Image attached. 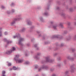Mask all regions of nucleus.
<instances>
[{"instance_id": "58", "label": "nucleus", "mask_w": 76, "mask_h": 76, "mask_svg": "<svg viewBox=\"0 0 76 76\" xmlns=\"http://www.w3.org/2000/svg\"><path fill=\"white\" fill-rule=\"evenodd\" d=\"M43 38L44 39H45V38H44V37H43Z\"/></svg>"}, {"instance_id": "15", "label": "nucleus", "mask_w": 76, "mask_h": 76, "mask_svg": "<svg viewBox=\"0 0 76 76\" xmlns=\"http://www.w3.org/2000/svg\"><path fill=\"white\" fill-rule=\"evenodd\" d=\"M40 20L42 22H44V20L43 19V18L42 17H40L39 18Z\"/></svg>"}, {"instance_id": "20", "label": "nucleus", "mask_w": 76, "mask_h": 76, "mask_svg": "<svg viewBox=\"0 0 76 76\" xmlns=\"http://www.w3.org/2000/svg\"><path fill=\"white\" fill-rule=\"evenodd\" d=\"M1 28H0V37L2 36V34L1 33Z\"/></svg>"}, {"instance_id": "5", "label": "nucleus", "mask_w": 76, "mask_h": 76, "mask_svg": "<svg viewBox=\"0 0 76 76\" xmlns=\"http://www.w3.org/2000/svg\"><path fill=\"white\" fill-rule=\"evenodd\" d=\"M45 69L46 70H47V69H48V67L45 65H43L41 68L39 69V72L41 71V70L42 69Z\"/></svg>"}, {"instance_id": "17", "label": "nucleus", "mask_w": 76, "mask_h": 76, "mask_svg": "<svg viewBox=\"0 0 76 76\" xmlns=\"http://www.w3.org/2000/svg\"><path fill=\"white\" fill-rule=\"evenodd\" d=\"M28 25H31V21L29 20L28 21Z\"/></svg>"}, {"instance_id": "54", "label": "nucleus", "mask_w": 76, "mask_h": 76, "mask_svg": "<svg viewBox=\"0 0 76 76\" xmlns=\"http://www.w3.org/2000/svg\"><path fill=\"white\" fill-rule=\"evenodd\" d=\"M74 24H75V25H76V22H75V23H74Z\"/></svg>"}, {"instance_id": "49", "label": "nucleus", "mask_w": 76, "mask_h": 76, "mask_svg": "<svg viewBox=\"0 0 76 76\" xmlns=\"http://www.w3.org/2000/svg\"><path fill=\"white\" fill-rule=\"evenodd\" d=\"M34 40V39H32L31 40V41H33Z\"/></svg>"}, {"instance_id": "12", "label": "nucleus", "mask_w": 76, "mask_h": 76, "mask_svg": "<svg viewBox=\"0 0 76 76\" xmlns=\"http://www.w3.org/2000/svg\"><path fill=\"white\" fill-rule=\"evenodd\" d=\"M13 37L14 38H17V39H18L19 38V34H18L16 36H13Z\"/></svg>"}, {"instance_id": "60", "label": "nucleus", "mask_w": 76, "mask_h": 76, "mask_svg": "<svg viewBox=\"0 0 76 76\" xmlns=\"http://www.w3.org/2000/svg\"><path fill=\"white\" fill-rule=\"evenodd\" d=\"M75 9H76V7H75Z\"/></svg>"}, {"instance_id": "47", "label": "nucleus", "mask_w": 76, "mask_h": 76, "mask_svg": "<svg viewBox=\"0 0 76 76\" xmlns=\"http://www.w3.org/2000/svg\"><path fill=\"white\" fill-rule=\"evenodd\" d=\"M37 34H39V31H37Z\"/></svg>"}, {"instance_id": "44", "label": "nucleus", "mask_w": 76, "mask_h": 76, "mask_svg": "<svg viewBox=\"0 0 76 76\" xmlns=\"http://www.w3.org/2000/svg\"><path fill=\"white\" fill-rule=\"evenodd\" d=\"M25 56H26V57L28 56V54L26 53L25 54Z\"/></svg>"}, {"instance_id": "31", "label": "nucleus", "mask_w": 76, "mask_h": 76, "mask_svg": "<svg viewBox=\"0 0 76 76\" xmlns=\"http://www.w3.org/2000/svg\"><path fill=\"white\" fill-rule=\"evenodd\" d=\"M35 69H38V66L36 65L35 66Z\"/></svg>"}, {"instance_id": "56", "label": "nucleus", "mask_w": 76, "mask_h": 76, "mask_svg": "<svg viewBox=\"0 0 76 76\" xmlns=\"http://www.w3.org/2000/svg\"><path fill=\"white\" fill-rule=\"evenodd\" d=\"M18 44H19V41L18 43Z\"/></svg>"}, {"instance_id": "40", "label": "nucleus", "mask_w": 76, "mask_h": 76, "mask_svg": "<svg viewBox=\"0 0 76 76\" xmlns=\"http://www.w3.org/2000/svg\"><path fill=\"white\" fill-rule=\"evenodd\" d=\"M34 47L35 48L37 47V45L35 44L34 45Z\"/></svg>"}, {"instance_id": "6", "label": "nucleus", "mask_w": 76, "mask_h": 76, "mask_svg": "<svg viewBox=\"0 0 76 76\" xmlns=\"http://www.w3.org/2000/svg\"><path fill=\"white\" fill-rule=\"evenodd\" d=\"M19 20V18H15L14 20L11 23V25L12 26H13L14 24H15V22H16V20Z\"/></svg>"}, {"instance_id": "8", "label": "nucleus", "mask_w": 76, "mask_h": 76, "mask_svg": "<svg viewBox=\"0 0 76 76\" xmlns=\"http://www.w3.org/2000/svg\"><path fill=\"white\" fill-rule=\"evenodd\" d=\"M71 72H74V71L75 69V68L74 67V65H72L71 66Z\"/></svg>"}, {"instance_id": "7", "label": "nucleus", "mask_w": 76, "mask_h": 76, "mask_svg": "<svg viewBox=\"0 0 76 76\" xmlns=\"http://www.w3.org/2000/svg\"><path fill=\"white\" fill-rule=\"evenodd\" d=\"M52 38H61V36L59 35H54L52 37Z\"/></svg>"}, {"instance_id": "33", "label": "nucleus", "mask_w": 76, "mask_h": 76, "mask_svg": "<svg viewBox=\"0 0 76 76\" xmlns=\"http://www.w3.org/2000/svg\"><path fill=\"white\" fill-rule=\"evenodd\" d=\"M69 28L70 29H71V30H72V29H73V27H71L70 26H69Z\"/></svg>"}, {"instance_id": "43", "label": "nucleus", "mask_w": 76, "mask_h": 76, "mask_svg": "<svg viewBox=\"0 0 76 76\" xmlns=\"http://www.w3.org/2000/svg\"><path fill=\"white\" fill-rule=\"evenodd\" d=\"M50 23L52 25L53 24V21H51Z\"/></svg>"}, {"instance_id": "41", "label": "nucleus", "mask_w": 76, "mask_h": 76, "mask_svg": "<svg viewBox=\"0 0 76 76\" xmlns=\"http://www.w3.org/2000/svg\"><path fill=\"white\" fill-rule=\"evenodd\" d=\"M58 66L59 67H60V64H58Z\"/></svg>"}, {"instance_id": "48", "label": "nucleus", "mask_w": 76, "mask_h": 76, "mask_svg": "<svg viewBox=\"0 0 76 76\" xmlns=\"http://www.w3.org/2000/svg\"><path fill=\"white\" fill-rule=\"evenodd\" d=\"M47 9H48H48H49V6H48V7L47 8Z\"/></svg>"}, {"instance_id": "1", "label": "nucleus", "mask_w": 76, "mask_h": 76, "mask_svg": "<svg viewBox=\"0 0 76 76\" xmlns=\"http://www.w3.org/2000/svg\"><path fill=\"white\" fill-rule=\"evenodd\" d=\"M46 61H45L44 63H53L54 60H52L50 58V57H47L45 58Z\"/></svg>"}, {"instance_id": "4", "label": "nucleus", "mask_w": 76, "mask_h": 76, "mask_svg": "<svg viewBox=\"0 0 76 76\" xmlns=\"http://www.w3.org/2000/svg\"><path fill=\"white\" fill-rule=\"evenodd\" d=\"M24 41V39L22 38L20 36L19 37V45H21V46H23V44L22 43L23 41Z\"/></svg>"}, {"instance_id": "29", "label": "nucleus", "mask_w": 76, "mask_h": 76, "mask_svg": "<svg viewBox=\"0 0 76 76\" xmlns=\"http://www.w3.org/2000/svg\"><path fill=\"white\" fill-rule=\"evenodd\" d=\"M1 8L2 9H5V7L4 6H1Z\"/></svg>"}, {"instance_id": "11", "label": "nucleus", "mask_w": 76, "mask_h": 76, "mask_svg": "<svg viewBox=\"0 0 76 76\" xmlns=\"http://www.w3.org/2000/svg\"><path fill=\"white\" fill-rule=\"evenodd\" d=\"M41 55V53H38L37 55V56L35 57V58L36 59H37V60H38L39 58L38 57V56H39Z\"/></svg>"}, {"instance_id": "19", "label": "nucleus", "mask_w": 76, "mask_h": 76, "mask_svg": "<svg viewBox=\"0 0 76 76\" xmlns=\"http://www.w3.org/2000/svg\"><path fill=\"white\" fill-rule=\"evenodd\" d=\"M57 59L58 61H60L61 60V57L59 56L57 58Z\"/></svg>"}, {"instance_id": "28", "label": "nucleus", "mask_w": 76, "mask_h": 76, "mask_svg": "<svg viewBox=\"0 0 76 76\" xmlns=\"http://www.w3.org/2000/svg\"><path fill=\"white\" fill-rule=\"evenodd\" d=\"M15 11L14 9L12 10L11 11V13H14Z\"/></svg>"}, {"instance_id": "39", "label": "nucleus", "mask_w": 76, "mask_h": 76, "mask_svg": "<svg viewBox=\"0 0 76 76\" xmlns=\"http://www.w3.org/2000/svg\"><path fill=\"white\" fill-rule=\"evenodd\" d=\"M63 45H64V44H63V43L61 44V47H63Z\"/></svg>"}, {"instance_id": "53", "label": "nucleus", "mask_w": 76, "mask_h": 76, "mask_svg": "<svg viewBox=\"0 0 76 76\" xmlns=\"http://www.w3.org/2000/svg\"><path fill=\"white\" fill-rule=\"evenodd\" d=\"M12 70V68H10V70Z\"/></svg>"}, {"instance_id": "18", "label": "nucleus", "mask_w": 76, "mask_h": 76, "mask_svg": "<svg viewBox=\"0 0 76 76\" xmlns=\"http://www.w3.org/2000/svg\"><path fill=\"white\" fill-rule=\"evenodd\" d=\"M5 73H6V71H3L2 72V75H4Z\"/></svg>"}, {"instance_id": "32", "label": "nucleus", "mask_w": 76, "mask_h": 76, "mask_svg": "<svg viewBox=\"0 0 76 76\" xmlns=\"http://www.w3.org/2000/svg\"><path fill=\"white\" fill-rule=\"evenodd\" d=\"M66 62H67V60H65L64 61V64H66Z\"/></svg>"}, {"instance_id": "61", "label": "nucleus", "mask_w": 76, "mask_h": 76, "mask_svg": "<svg viewBox=\"0 0 76 76\" xmlns=\"http://www.w3.org/2000/svg\"><path fill=\"white\" fill-rule=\"evenodd\" d=\"M42 63H43V61H42Z\"/></svg>"}, {"instance_id": "38", "label": "nucleus", "mask_w": 76, "mask_h": 76, "mask_svg": "<svg viewBox=\"0 0 76 76\" xmlns=\"http://www.w3.org/2000/svg\"><path fill=\"white\" fill-rule=\"evenodd\" d=\"M54 70V69L51 68L50 69V71H51L52 72H53Z\"/></svg>"}, {"instance_id": "52", "label": "nucleus", "mask_w": 76, "mask_h": 76, "mask_svg": "<svg viewBox=\"0 0 76 76\" xmlns=\"http://www.w3.org/2000/svg\"><path fill=\"white\" fill-rule=\"evenodd\" d=\"M37 50H39V48H37Z\"/></svg>"}, {"instance_id": "24", "label": "nucleus", "mask_w": 76, "mask_h": 76, "mask_svg": "<svg viewBox=\"0 0 76 76\" xmlns=\"http://www.w3.org/2000/svg\"><path fill=\"white\" fill-rule=\"evenodd\" d=\"M59 26H61V28H63V25L62 24V23H60V24L59 25Z\"/></svg>"}, {"instance_id": "27", "label": "nucleus", "mask_w": 76, "mask_h": 76, "mask_svg": "<svg viewBox=\"0 0 76 76\" xmlns=\"http://www.w3.org/2000/svg\"><path fill=\"white\" fill-rule=\"evenodd\" d=\"M25 64H29V62L28 61H27L25 62Z\"/></svg>"}, {"instance_id": "59", "label": "nucleus", "mask_w": 76, "mask_h": 76, "mask_svg": "<svg viewBox=\"0 0 76 76\" xmlns=\"http://www.w3.org/2000/svg\"><path fill=\"white\" fill-rule=\"evenodd\" d=\"M36 76H38V75H37Z\"/></svg>"}, {"instance_id": "3", "label": "nucleus", "mask_w": 76, "mask_h": 76, "mask_svg": "<svg viewBox=\"0 0 76 76\" xmlns=\"http://www.w3.org/2000/svg\"><path fill=\"white\" fill-rule=\"evenodd\" d=\"M19 55H15L14 58L16 62L17 63H19Z\"/></svg>"}, {"instance_id": "35", "label": "nucleus", "mask_w": 76, "mask_h": 76, "mask_svg": "<svg viewBox=\"0 0 76 76\" xmlns=\"http://www.w3.org/2000/svg\"><path fill=\"white\" fill-rule=\"evenodd\" d=\"M7 14H10V11H8L7 12Z\"/></svg>"}, {"instance_id": "55", "label": "nucleus", "mask_w": 76, "mask_h": 76, "mask_svg": "<svg viewBox=\"0 0 76 76\" xmlns=\"http://www.w3.org/2000/svg\"><path fill=\"white\" fill-rule=\"evenodd\" d=\"M41 34L39 35V37H41Z\"/></svg>"}, {"instance_id": "23", "label": "nucleus", "mask_w": 76, "mask_h": 76, "mask_svg": "<svg viewBox=\"0 0 76 76\" xmlns=\"http://www.w3.org/2000/svg\"><path fill=\"white\" fill-rule=\"evenodd\" d=\"M45 15L46 16H48V13L47 12H45L44 13Z\"/></svg>"}, {"instance_id": "9", "label": "nucleus", "mask_w": 76, "mask_h": 76, "mask_svg": "<svg viewBox=\"0 0 76 76\" xmlns=\"http://www.w3.org/2000/svg\"><path fill=\"white\" fill-rule=\"evenodd\" d=\"M4 41L5 42H7L8 44H10V43H12V41L7 40V39H4Z\"/></svg>"}, {"instance_id": "50", "label": "nucleus", "mask_w": 76, "mask_h": 76, "mask_svg": "<svg viewBox=\"0 0 76 76\" xmlns=\"http://www.w3.org/2000/svg\"><path fill=\"white\" fill-rule=\"evenodd\" d=\"M57 10L59 9V7H57Z\"/></svg>"}, {"instance_id": "34", "label": "nucleus", "mask_w": 76, "mask_h": 76, "mask_svg": "<svg viewBox=\"0 0 76 76\" xmlns=\"http://www.w3.org/2000/svg\"><path fill=\"white\" fill-rule=\"evenodd\" d=\"M71 50H72V52H74L75 51V49H72Z\"/></svg>"}, {"instance_id": "46", "label": "nucleus", "mask_w": 76, "mask_h": 76, "mask_svg": "<svg viewBox=\"0 0 76 76\" xmlns=\"http://www.w3.org/2000/svg\"><path fill=\"white\" fill-rule=\"evenodd\" d=\"M68 25L69 26H70V22L68 23Z\"/></svg>"}, {"instance_id": "30", "label": "nucleus", "mask_w": 76, "mask_h": 76, "mask_svg": "<svg viewBox=\"0 0 76 76\" xmlns=\"http://www.w3.org/2000/svg\"><path fill=\"white\" fill-rule=\"evenodd\" d=\"M15 4L13 3H12L11 4V6H15Z\"/></svg>"}, {"instance_id": "14", "label": "nucleus", "mask_w": 76, "mask_h": 76, "mask_svg": "<svg viewBox=\"0 0 76 76\" xmlns=\"http://www.w3.org/2000/svg\"><path fill=\"white\" fill-rule=\"evenodd\" d=\"M57 25H54L53 26V27L54 29H57Z\"/></svg>"}, {"instance_id": "21", "label": "nucleus", "mask_w": 76, "mask_h": 76, "mask_svg": "<svg viewBox=\"0 0 76 76\" xmlns=\"http://www.w3.org/2000/svg\"><path fill=\"white\" fill-rule=\"evenodd\" d=\"M23 61V59H20L19 60V63H22Z\"/></svg>"}, {"instance_id": "42", "label": "nucleus", "mask_w": 76, "mask_h": 76, "mask_svg": "<svg viewBox=\"0 0 76 76\" xmlns=\"http://www.w3.org/2000/svg\"><path fill=\"white\" fill-rule=\"evenodd\" d=\"M5 35H7V32H5Z\"/></svg>"}, {"instance_id": "36", "label": "nucleus", "mask_w": 76, "mask_h": 76, "mask_svg": "<svg viewBox=\"0 0 76 76\" xmlns=\"http://www.w3.org/2000/svg\"><path fill=\"white\" fill-rule=\"evenodd\" d=\"M69 10L71 12H72V10H73V9H72V8H71L69 9Z\"/></svg>"}, {"instance_id": "13", "label": "nucleus", "mask_w": 76, "mask_h": 76, "mask_svg": "<svg viewBox=\"0 0 76 76\" xmlns=\"http://www.w3.org/2000/svg\"><path fill=\"white\" fill-rule=\"evenodd\" d=\"M26 31V28H23L21 30H20V32H24L25 31Z\"/></svg>"}, {"instance_id": "37", "label": "nucleus", "mask_w": 76, "mask_h": 76, "mask_svg": "<svg viewBox=\"0 0 76 76\" xmlns=\"http://www.w3.org/2000/svg\"><path fill=\"white\" fill-rule=\"evenodd\" d=\"M34 26H32L31 27V29H34Z\"/></svg>"}, {"instance_id": "22", "label": "nucleus", "mask_w": 76, "mask_h": 76, "mask_svg": "<svg viewBox=\"0 0 76 76\" xmlns=\"http://www.w3.org/2000/svg\"><path fill=\"white\" fill-rule=\"evenodd\" d=\"M58 53H56L54 54L53 56L54 57H56V56H57V55H58Z\"/></svg>"}, {"instance_id": "51", "label": "nucleus", "mask_w": 76, "mask_h": 76, "mask_svg": "<svg viewBox=\"0 0 76 76\" xmlns=\"http://www.w3.org/2000/svg\"><path fill=\"white\" fill-rule=\"evenodd\" d=\"M29 45H29V44H27V46H29Z\"/></svg>"}, {"instance_id": "57", "label": "nucleus", "mask_w": 76, "mask_h": 76, "mask_svg": "<svg viewBox=\"0 0 76 76\" xmlns=\"http://www.w3.org/2000/svg\"><path fill=\"white\" fill-rule=\"evenodd\" d=\"M74 57H76V55H75Z\"/></svg>"}, {"instance_id": "45", "label": "nucleus", "mask_w": 76, "mask_h": 76, "mask_svg": "<svg viewBox=\"0 0 76 76\" xmlns=\"http://www.w3.org/2000/svg\"><path fill=\"white\" fill-rule=\"evenodd\" d=\"M22 18H21V17H20V18H19V20H22Z\"/></svg>"}, {"instance_id": "2", "label": "nucleus", "mask_w": 76, "mask_h": 76, "mask_svg": "<svg viewBox=\"0 0 76 76\" xmlns=\"http://www.w3.org/2000/svg\"><path fill=\"white\" fill-rule=\"evenodd\" d=\"M11 50H12L7 51L6 52V54H8V55H9V54H10V53H12L13 51H15L16 50V48H15V47H13L11 48Z\"/></svg>"}, {"instance_id": "16", "label": "nucleus", "mask_w": 76, "mask_h": 76, "mask_svg": "<svg viewBox=\"0 0 76 76\" xmlns=\"http://www.w3.org/2000/svg\"><path fill=\"white\" fill-rule=\"evenodd\" d=\"M12 69L14 70H17V69H18V68H17L15 66H13L12 67Z\"/></svg>"}, {"instance_id": "10", "label": "nucleus", "mask_w": 76, "mask_h": 76, "mask_svg": "<svg viewBox=\"0 0 76 76\" xmlns=\"http://www.w3.org/2000/svg\"><path fill=\"white\" fill-rule=\"evenodd\" d=\"M67 59L71 60V61H74V58H71L70 56H68L67 57Z\"/></svg>"}, {"instance_id": "26", "label": "nucleus", "mask_w": 76, "mask_h": 76, "mask_svg": "<svg viewBox=\"0 0 76 76\" xmlns=\"http://www.w3.org/2000/svg\"><path fill=\"white\" fill-rule=\"evenodd\" d=\"M12 65V64L11 63H9L8 64V67H9V66H10Z\"/></svg>"}, {"instance_id": "25", "label": "nucleus", "mask_w": 76, "mask_h": 76, "mask_svg": "<svg viewBox=\"0 0 76 76\" xmlns=\"http://www.w3.org/2000/svg\"><path fill=\"white\" fill-rule=\"evenodd\" d=\"M60 15H61V16H64V14L63 13H60Z\"/></svg>"}, {"instance_id": "62", "label": "nucleus", "mask_w": 76, "mask_h": 76, "mask_svg": "<svg viewBox=\"0 0 76 76\" xmlns=\"http://www.w3.org/2000/svg\"><path fill=\"white\" fill-rule=\"evenodd\" d=\"M1 37V36H0V37Z\"/></svg>"}]
</instances>
